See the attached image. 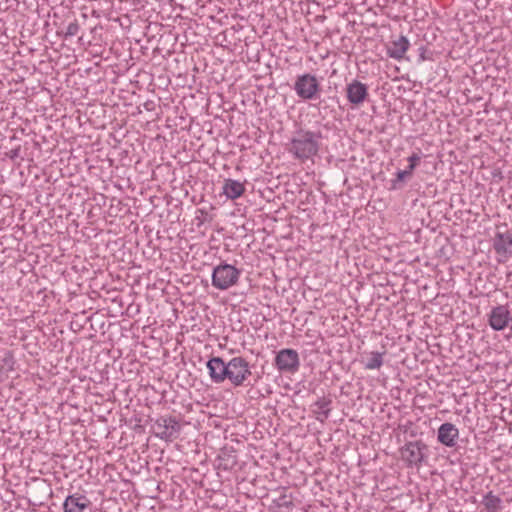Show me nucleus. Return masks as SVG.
Returning <instances> with one entry per match:
<instances>
[{"label":"nucleus","mask_w":512,"mask_h":512,"mask_svg":"<svg viewBox=\"0 0 512 512\" xmlns=\"http://www.w3.org/2000/svg\"><path fill=\"white\" fill-rule=\"evenodd\" d=\"M322 134L308 129H298L287 143L286 150L294 159L304 163L313 161L321 147Z\"/></svg>","instance_id":"1"},{"label":"nucleus","mask_w":512,"mask_h":512,"mask_svg":"<svg viewBox=\"0 0 512 512\" xmlns=\"http://www.w3.org/2000/svg\"><path fill=\"white\" fill-rule=\"evenodd\" d=\"M278 505H279V506H286V507L288 508V512H290V511H289V509H290V508L292 507V505H293L292 500H291V497H289V496H288V497H286V496L281 497V498L278 500Z\"/></svg>","instance_id":"21"},{"label":"nucleus","mask_w":512,"mask_h":512,"mask_svg":"<svg viewBox=\"0 0 512 512\" xmlns=\"http://www.w3.org/2000/svg\"><path fill=\"white\" fill-rule=\"evenodd\" d=\"M387 2H391V3H398V2H401L402 0H386Z\"/></svg>","instance_id":"22"},{"label":"nucleus","mask_w":512,"mask_h":512,"mask_svg":"<svg viewBox=\"0 0 512 512\" xmlns=\"http://www.w3.org/2000/svg\"><path fill=\"white\" fill-rule=\"evenodd\" d=\"M459 438L458 428L449 422L443 423L438 428L437 440L446 447H454Z\"/></svg>","instance_id":"13"},{"label":"nucleus","mask_w":512,"mask_h":512,"mask_svg":"<svg viewBox=\"0 0 512 512\" xmlns=\"http://www.w3.org/2000/svg\"><path fill=\"white\" fill-rule=\"evenodd\" d=\"M91 501L83 494L74 493L68 495L63 503L64 512H87L90 510Z\"/></svg>","instance_id":"12"},{"label":"nucleus","mask_w":512,"mask_h":512,"mask_svg":"<svg viewBox=\"0 0 512 512\" xmlns=\"http://www.w3.org/2000/svg\"><path fill=\"white\" fill-rule=\"evenodd\" d=\"M409 47V40L405 36H400L398 39L391 42L387 52L391 58L400 60L404 57Z\"/></svg>","instance_id":"14"},{"label":"nucleus","mask_w":512,"mask_h":512,"mask_svg":"<svg viewBox=\"0 0 512 512\" xmlns=\"http://www.w3.org/2000/svg\"><path fill=\"white\" fill-rule=\"evenodd\" d=\"M384 353L378 351H371L366 354V358L362 361L366 370H377L383 365Z\"/></svg>","instance_id":"18"},{"label":"nucleus","mask_w":512,"mask_h":512,"mask_svg":"<svg viewBox=\"0 0 512 512\" xmlns=\"http://www.w3.org/2000/svg\"><path fill=\"white\" fill-rule=\"evenodd\" d=\"M241 276V271L228 263H220L213 268L211 281L212 286L224 291L235 286Z\"/></svg>","instance_id":"2"},{"label":"nucleus","mask_w":512,"mask_h":512,"mask_svg":"<svg viewBox=\"0 0 512 512\" xmlns=\"http://www.w3.org/2000/svg\"><path fill=\"white\" fill-rule=\"evenodd\" d=\"M79 24L77 23V21H73L71 23L68 24V26L66 27V31H65V37H73L75 35L78 34L79 32Z\"/></svg>","instance_id":"20"},{"label":"nucleus","mask_w":512,"mask_h":512,"mask_svg":"<svg viewBox=\"0 0 512 512\" xmlns=\"http://www.w3.org/2000/svg\"><path fill=\"white\" fill-rule=\"evenodd\" d=\"M156 436L165 441H173L181 432V424L174 417H161L155 422Z\"/></svg>","instance_id":"7"},{"label":"nucleus","mask_w":512,"mask_h":512,"mask_svg":"<svg viewBox=\"0 0 512 512\" xmlns=\"http://www.w3.org/2000/svg\"><path fill=\"white\" fill-rule=\"evenodd\" d=\"M368 87L366 84L353 80L346 86V97L348 102L353 106L362 105L368 97Z\"/></svg>","instance_id":"10"},{"label":"nucleus","mask_w":512,"mask_h":512,"mask_svg":"<svg viewBox=\"0 0 512 512\" xmlns=\"http://www.w3.org/2000/svg\"><path fill=\"white\" fill-rule=\"evenodd\" d=\"M223 194L231 200H235L243 195L245 186L238 180L227 179L223 184Z\"/></svg>","instance_id":"15"},{"label":"nucleus","mask_w":512,"mask_h":512,"mask_svg":"<svg viewBox=\"0 0 512 512\" xmlns=\"http://www.w3.org/2000/svg\"><path fill=\"white\" fill-rule=\"evenodd\" d=\"M332 401L328 398L322 397L318 399L313 405V413L317 421L323 423L330 415Z\"/></svg>","instance_id":"16"},{"label":"nucleus","mask_w":512,"mask_h":512,"mask_svg":"<svg viewBox=\"0 0 512 512\" xmlns=\"http://www.w3.org/2000/svg\"><path fill=\"white\" fill-rule=\"evenodd\" d=\"M482 504L487 512H499L503 508L502 499L492 492L484 495Z\"/></svg>","instance_id":"19"},{"label":"nucleus","mask_w":512,"mask_h":512,"mask_svg":"<svg viewBox=\"0 0 512 512\" xmlns=\"http://www.w3.org/2000/svg\"><path fill=\"white\" fill-rule=\"evenodd\" d=\"M275 366L280 372H297L300 366L298 352L290 348L280 350L275 357Z\"/></svg>","instance_id":"6"},{"label":"nucleus","mask_w":512,"mask_h":512,"mask_svg":"<svg viewBox=\"0 0 512 512\" xmlns=\"http://www.w3.org/2000/svg\"><path fill=\"white\" fill-rule=\"evenodd\" d=\"M509 329L512 332V315H510V326H509Z\"/></svg>","instance_id":"23"},{"label":"nucleus","mask_w":512,"mask_h":512,"mask_svg":"<svg viewBox=\"0 0 512 512\" xmlns=\"http://www.w3.org/2000/svg\"><path fill=\"white\" fill-rule=\"evenodd\" d=\"M489 326L494 331H503L510 326V310L508 305H497L488 314Z\"/></svg>","instance_id":"8"},{"label":"nucleus","mask_w":512,"mask_h":512,"mask_svg":"<svg viewBox=\"0 0 512 512\" xmlns=\"http://www.w3.org/2000/svg\"><path fill=\"white\" fill-rule=\"evenodd\" d=\"M428 447L420 441H409L399 449L401 460L408 468L419 469L427 459Z\"/></svg>","instance_id":"3"},{"label":"nucleus","mask_w":512,"mask_h":512,"mask_svg":"<svg viewBox=\"0 0 512 512\" xmlns=\"http://www.w3.org/2000/svg\"><path fill=\"white\" fill-rule=\"evenodd\" d=\"M421 157L417 153H413L410 157H408L409 165L406 166L405 170H399L396 173V179L392 181L393 187L396 188L397 183L403 182L407 177H410L420 162Z\"/></svg>","instance_id":"17"},{"label":"nucleus","mask_w":512,"mask_h":512,"mask_svg":"<svg viewBox=\"0 0 512 512\" xmlns=\"http://www.w3.org/2000/svg\"><path fill=\"white\" fill-rule=\"evenodd\" d=\"M206 367L213 383L220 384L227 380V362L221 357L210 358Z\"/></svg>","instance_id":"11"},{"label":"nucleus","mask_w":512,"mask_h":512,"mask_svg":"<svg viewBox=\"0 0 512 512\" xmlns=\"http://www.w3.org/2000/svg\"><path fill=\"white\" fill-rule=\"evenodd\" d=\"M493 248L498 255V262H506L512 256V234L509 232L496 233Z\"/></svg>","instance_id":"9"},{"label":"nucleus","mask_w":512,"mask_h":512,"mask_svg":"<svg viewBox=\"0 0 512 512\" xmlns=\"http://www.w3.org/2000/svg\"><path fill=\"white\" fill-rule=\"evenodd\" d=\"M227 380L235 387L242 386L251 376L247 360L241 356L231 358L227 362Z\"/></svg>","instance_id":"5"},{"label":"nucleus","mask_w":512,"mask_h":512,"mask_svg":"<svg viewBox=\"0 0 512 512\" xmlns=\"http://www.w3.org/2000/svg\"><path fill=\"white\" fill-rule=\"evenodd\" d=\"M293 89L296 95L303 100L316 99L320 94V84L315 75L305 73L298 75Z\"/></svg>","instance_id":"4"}]
</instances>
